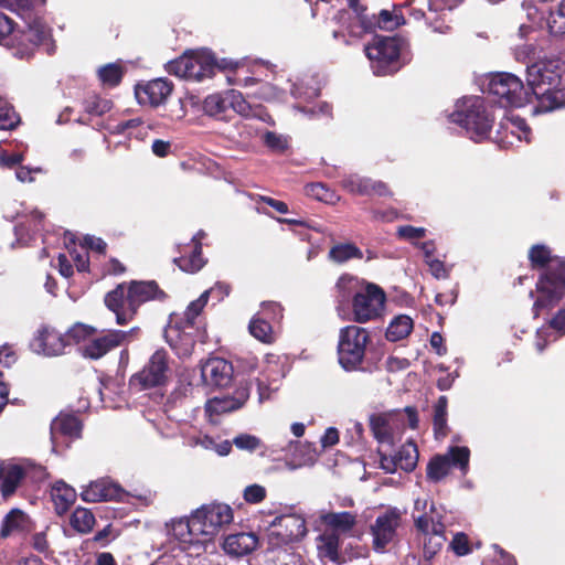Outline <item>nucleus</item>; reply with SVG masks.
Instances as JSON below:
<instances>
[{"label":"nucleus","instance_id":"473e14b6","mask_svg":"<svg viewBox=\"0 0 565 565\" xmlns=\"http://www.w3.org/2000/svg\"><path fill=\"white\" fill-rule=\"evenodd\" d=\"M504 136L498 137L497 141L502 147L513 146L515 141H530L531 129L525 120L520 117H511L502 125Z\"/></svg>","mask_w":565,"mask_h":565},{"label":"nucleus","instance_id":"ea45409f","mask_svg":"<svg viewBox=\"0 0 565 565\" xmlns=\"http://www.w3.org/2000/svg\"><path fill=\"white\" fill-rule=\"evenodd\" d=\"M95 515L86 508L77 507L71 514V526L81 534L89 533L95 525Z\"/></svg>","mask_w":565,"mask_h":565},{"label":"nucleus","instance_id":"423d86ee","mask_svg":"<svg viewBox=\"0 0 565 565\" xmlns=\"http://www.w3.org/2000/svg\"><path fill=\"white\" fill-rule=\"evenodd\" d=\"M307 532L305 518L295 512L276 515L265 526V537L270 550L299 542Z\"/></svg>","mask_w":565,"mask_h":565},{"label":"nucleus","instance_id":"72a5a7b5","mask_svg":"<svg viewBox=\"0 0 565 565\" xmlns=\"http://www.w3.org/2000/svg\"><path fill=\"white\" fill-rule=\"evenodd\" d=\"M26 476V469L14 462H2L1 493L3 498L13 494Z\"/></svg>","mask_w":565,"mask_h":565},{"label":"nucleus","instance_id":"c85d7f7f","mask_svg":"<svg viewBox=\"0 0 565 565\" xmlns=\"http://www.w3.org/2000/svg\"><path fill=\"white\" fill-rule=\"evenodd\" d=\"M318 520L332 533L338 535L350 534L358 523V514L349 511L328 512L321 511Z\"/></svg>","mask_w":565,"mask_h":565},{"label":"nucleus","instance_id":"3c124183","mask_svg":"<svg viewBox=\"0 0 565 565\" xmlns=\"http://www.w3.org/2000/svg\"><path fill=\"white\" fill-rule=\"evenodd\" d=\"M426 23L436 33L447 34L451 31L450 22L447 20L446 12L430 13L428 8V15L426 17Z\"/></svg>","mask_w":565,"mask_h":565},{"label":"nucleus","instance_id":"0eeeda50","mask_svg":"<svg viewBox=\"0 0 565 565\" xmlns=\"http://www.w3.org/2000/svg\"><path fill=\"white\" fill-rule=\"evenodd\" d=\"M166 70L178 77L200 82L214 75L215 57L207 50L189 52L168 62Z\"/></svg>","mask_w":565,"mask_h":565},{"label":"nucleus","instance_id":"6e6d98bb","mask_svg":"<svg viewBox=\"0 0 565 565\" xmlns=\"http://www.w3.org/2000/svg\"><path fill=\"white\" fill-rule=\"evenodd\" d=\"M49 526L44 531L36 532L31 537L32 547L40 554L49 556L52 552L47 540Z\"/></svg>","mask_w":565,"mask_h":565},{"label":"nucleus","instance_id":"4c0bfd02","mask_svg":"<svg viewBox=\"0 0 565 565\" xmlns=\"http://www.w3.org/2000/svg\"><path fill=\"white\" fill-rule=\"evenodd\" d=\"M414 328L413 319L407 315L395 317L387 327L386 339L395 342L409 335Z\"/></svg>","mask_w":565,"mask_h":565},{"label":"nucleus","instance_id":"2f4dec72","mask_svg":"<svg viewBox=\"0 0 565 565\" xmlns=\"http://www.w3.org/2000/svg\"><path fill=\"white\" fill-rule=\"evenodd\" d=\"M367 281L350 274L341 275L334 286V297L340 305L353 302Z\"/></svg>","mask_w":565,"mask_h":565},{"label":"nucleus","instance_id":"09e8293b","mask_svg":"<svg viewBox=\"0 0 565 565\" xmlns=\"http://www.w3.org/2000/svg\"><path fill=\"white\" fill-rule=\"evenodd\" d=\"M94 332L95 329L90 326L84 323H75L72 328L68 329V331L65 334L67 344H70L71 341H74L76 343L83 342V344H85L87 341L92 339Z\"/></svg>","mask_w":565,"mask_h":565},{"label":"nucleus","instance_id":"f03ea898","mask_svg":"<svg viewBox=\"0 0 565 565\" xmlns=\"http://www.w3.org/2000/svg\"><path fill=\"white\" fill-rule=\"evenodd\" d=\"M529 257L534 267H546L536 284L539 296L533 310L537 316L540 310L554 306L565 295V260L552 257L550 248L545 245H534Z\"/></svg>","mask_w":565,"mask_h":565},{"label":"nucleus","instance_id":"864d4df0","mask_svg":"<svg viewBox=\"0 0 565 565\" xmlns=\"http://www.w3.org/2000/svg\"><path fill=\"white\" fill-rule=\"evenodd\" d=\"M19 122V117L12 106L0 99V129H12Z\"/></svg>","mask_w":565,"mask_h":565},{"label":"nucleus","instance_id":"20e7f679","mask_svg":"<svg viewBox=\"0 0 565 565\" xmlns=\"http://www.w3.org/2000/svg\"><path fill=\"white\" fill-rule=\"evenodd\" d=\"M407 42L397 36H377L364 47L371 68L376 76L396 73L405 64Z\"/></svg>","mask_w":565,"mask_h":565},{"label":"nucleus","instance_id":"5fc2aeb1","mask_svg":"<svg viewBox=\"0 0 565 565\" xmlns=\"http://www.w3.org/2000/svg\"><path fill=\"white\" fill-rule=\"evenodd\" d=\"M111 102L98 96L88 98L85 103V110L92 115H103L111 109Z\"/></svg>","mask_w":565,"mask_h":565},{"label":"nucleus","instance_id":"1a4fd4ad","mask_svg":"<svg viewBox=\"0 0 565 565\" xmlns=\"http://www.w3.org/2000/svg\"><path fill=\"white\" fill-rule=\"evenodd\" d=\"M367 341L369 332L362 327L348 326L340 330L338 355L344 370H355L361 365Z\"/></svg>","mask_w":565,"mask_h":565},{"label":"nucleus","instance_id":"a211bd4d","mask_svg":"<svg viewBox=\"0 0 565 565\" xmlns=\"http://www.w3.org/2000/svg\"><path fill=\"white\" fill-rule=\"evenodd\" d=\"M470 451L467 447H450L446 455L433 458L427 467V477L433 481H439L446 477L451 466L467 470Z\"/></svg>","mask_w":565,"mask_h":565},{"label":"nucleus","instance_id":"49530a36","mask_svg":"<svg viewBox=\"0 0 565 565\" xmlns=\"http://www.w3.org/2000/svg\"><path fill=\"white\" fill-rule=\"evenodd\" d=\"M194 444L201 446L204 449L214 450L221 456H226L232 450V444L230 440H222L217 443L214 438L207 435H200L195 437Z\"/></svg>","mask_w":565,"mask_h":565},{"label":"nucleus","instance_id":"37998d69","mask_svg":"<svg viewBox=\"0 0 565 565\" xmlns=\"http://www.w3.org/2000/svg\"><path fill=\"white\" fill-rule=\"evenodd\" d=\"M250 334L264 343H271L275 340L274 331L269 322L256 316L248 326Z\"/></svg>","mask_w":565,"mask_h":565},{"label":"nucleus","instance_id":"412c9836","mask_svg":"<svg viewBox=\"0 0 565 565\" xmlns=\"http://www.w3.org/2000/svg\"><path fill=\"white\" fill-rule=\"evenodd\" d=\"M50 30L41 20H34L28 24L20 36L21 47L14 50V56L19 58H28L33 53L35 46L50 44Z\"/></svg>","mask_w":565,"mask_h":565},{"label":"nucleus","instance_id":"c03bdc74","mask_svg":"<svg viewBox=\"0 0 565 565\" xmlns=\"http://www.w3.org/2000/svg\"><path fill=\"white\" fill-rule=\"evenodd\" d=\"M124 75V70L118 63L106 64L98 70V77L103 85L114 87L118 85Z\"/></svg>","mask_w":565,"mask_h":565},{"label":"nucleus","instance_id":"79ce46f5","mask_svg":"<svg viewBox=\"0 0 565 565\" xmlns=\"http://www.w3.org/2000/svg\"><path fill=\"white\" fill-rule=\"evenodd\" d=\"M394 455L399 469L404 471H412L415 469L418 461V450L414 443L408 441L404 444Z\"/></svg>","mask_w":565,"mask_h":565},{"label":"nucleus","instance_id":"0e129e2a","mask_svg":"<svg viewBox=\"0 0 565 565\" xmlns=\"http://www.w3.org/2000/svg\"><path fill=\"white\" fill-rule=\"evenodd\" d=\"M266 497V490L259 484H250L244 490V499L248 503H259Z\"/></svg>","mask_w":565,"mask_h":565},{"label":"nucleus","instance_id":"de8ad7c7","mask_svg":"<svg viewBox=\"0 0 565 565\" xmlns=\"http://www.w3.org/2000/svg\"><path fill=\"white\" fill-rule=\"evenodd\" d=\"M345 190L354 194L371 195V179L353 174L342 180Z\"/></svg>","mask_w":565,"mask_h":565},{"label":"nucleus","instance_id":"603ef678","mask_svg":"<svg viewBox=\"0 0 565 565\" xmlns=\"http://www.w3.org/2000/svg\"><path fill=\"white\" fill-rule=\"evenodd\" d=\"M547 25L553 34L565 33V0H562L556 11L551 12Z\"/></svg>","mask_w":565,"mask_h":565},{"label":"nucleus","instance_id":"c756f323","mask_svg":"<svg viewBox=\"0 0 565 565\" xmlns=\"http://www.w3.org/2000/svg\"><path fill=\"white\" fill-rule=\"evenodd\" d=\"M258 537L253 532H241L230 534L224 539L223 550L232 556H244L256 550L258 546Z\"/></svg>","mask_w":565,"mask_h":565},{"label":"nucleus","instance_id":"e2e57ef3","mask_svg":"<svg viewBox=\"0 0 565 565\" xmlns=\"http://www.w3.org/2000/svg\"><path fill=\"white\" fill-rule=\"evenodd\" d=\"M537 54V46L534 43L525 42L514 49V56L518 61H527Z\"/></svg>","mask_w":565,"mask_h":565},{"label":"nucleus","instance_id":"6ab92c4d","mask_svg":"<svg viewBox=\"0 0 565 565\" xmlns=\"http://www.w3.org/2000/svg\"><path fill=\"white\" fill-rule=\"evenodd\" d=\"M135 330V328L129 331L110 330L106 334L92 337L89 341L82 344L81 352L85 358L92 360L100 359L113 349L124 344Z\"/></svg>","mask_w":565,"mask_h":565},{"label":"nucleus","instance_id":"f704fd0d","mask_svg":"<svg viewBox=\"0 0 565 565\" xmlns=\"http://www.w3.org/2000/svg\"><path fill=\"white\" fill-rule=\"evenodd\" d=\"M82 424L74 415L61 414L51 424V434L53 443L56 441L58 435L70 438L79 437Z\"/></svg>","mask_w":565,"mask_h":565},{"label":"nucleus","instance_id":"9d476101","mask_svg":"<svg viewBox=\"0 0 565 565\" xmlns=\"http://www.w3.org/2000/svg\"><path fill=\"white\" fill-rule=\"evenodd\" d=\"M196 529H200L206 546L227 525L233 522V509L225 503L213 502L204 504L194 511Z\"/></svg>","mask_w":565,"mask_h":565},{"label":"nucleus","instance_id":"dca6fc26","mask_svg":"<svg viewBox=\"0 0 565 565\" xmlns=\"http://www.w3.org/2000/svg\"><path fill=\"white\" fill-rule=\"evenodd\" d=\"M401 521L402 513L396 508L386 509L376 516L371 525L373 547L376 552H384L385 547L394 541Z\"/></svg>","mask_w":565,"mask_h":565},{"label":"nucleus","instance_id":"c9c22d12","mask_svg":"<svg viewBox=\"0 0 565 565\" xmlns=\"http://www.w3.org/2000/svg\"><path fill=\"white\" fill-rule=\"evenodd\" d=\"M31 529V521L29 516L21 510H11L3 519L0 534L2 537H8L15 532H24Z\"/></svg>","mask_w":565,"mask_h":565},{"label":"nucleus","instance_id":"69168bd1","mask_svg":"<svg viewBox=\"0 0 565 565\" xmlns=\"http://www.w3.org/2000/svg\"><path fill=\"white\" fill-rule=\"evenodd\" d=\"M463 0H428L430 13L447 12L457 8Z\"/></svg>","mask_w":565,"mask_h":565},{"label":"nucleus","instance_id":"bb28decb","mask_svg":"<svg viewBox=\"0 0 565 565\" xmlns=\"http://www.w3.org/2000/svg\"><path fill=\"white\" fill-rule=\"evenodd\" d=\"M168 371L167 352L158 350L151 355L149 363L138 374L137 379L143 387H154L166 382Z\"/></svg>","mask_w":565,"mask_h":565},{"label":"nucleus","instance_id":"f3484780","mask_svg":"<svg viewBox=\"0 0 565 565\" xmlns=\"http://www.w3.org/2000/svg\"><path fill=\"white\" fill-rule=\"evenodd\" d=\"M416 526L423 534L424 556L433 558L444 546L446 542L445 525L440 520H436L428 514L415 515Z\"/></svg>","mask_w":565,"mask_h":565},{"label":"nucleus","instance_id":"f257e3e1","mask_svg":"<svg viewBox=\"0 0 565 565\" xmlns=\"http://www.w3.org/2000/svg\"><path fill=\"white\" fill-rule=\"evenodd\" d=\"M526 82L534 100L533 115L550 113L565 107V88H558L561 75L553 61L540 60L527 65Z\"/></svg>","mask_w":565,"mask_h":565},{"label":"nucleus","instance_id":"cd10ccee","mask_svg":"<svg viewBox=\"0 0 565 565\" xmlns=\"http://www.w3.org/2000/svg\"><path fill=\"white\" fill-rule=\"evenodd\" d=\"M202 237L203 233L199 232L192 237L191 243L180 248L181 255L174 258V263L181 270L193 274L199 271L204 266L205 260L201 254Z\"/></svg>","mask_w":565,"mask_h":565},{"label":"nucleus","instance_id":"774afa93","mask_svg":"<svg viewBox=\"0 0 565 565\" xmlns=\"http://www.w3.org/2000/svg\"><path fill=\"white\" fill-rule=\"evenodd\" d=\"M309 193L319 201L327 203L333 202L334 194L321 183L311 184Z\"/></svg>","mask_w":565,"mask_h":565},{"label":"nucleus","instance_id":"052dcab7","mask_svg":"<svg viewBox=\"0 0 565 565\" xmlns=\"http://www.w3.org/2000/svg\"><path fill=\"white\" fill-rule=\"evenodd\" d=\"M70 255L78 271H86L88 269V252L85 246L81 245L79 248L74 247L70 250Z\"/></svg>","mask_w":565,"mask_h":565},{"label":"nucleus","instance_id":"a18cd8bd","mask_svg":"<svg viewBox=\"0 0 565 565\" xmlns=\"http://www.w3.org/2000/svg\"><path fill=\"white\" fill-rule=\"evenodd\" d=\"M447 406L446 396H440L434 407V429L437 435L445 436L447 427Z\"/></svg>","mask_w":565,"mask_h":565},{"label":"nucleus","instance_id":"4468645a","mask_svg":"<svg viewBox=\"0 0 565 565\" xmlns=\"http://www.w3.org/2000/svg\"><path fill=\"white\" fill-rule=\"evenodd\" d=\"M385 302L384 290L379 285L367 281L352 302L354 320L365 323L382 317Z\"/></svg>","mask_w":565,"mask_h":565},{"label":"nucleus","instance_id":"9b49d317","mask_svg":"<svg viewBox=\"0 0 565 565\" xmlns=\"http://www.w3.org/2000/svg\"><path fill=\"white\" fill-rule=\"evenodd\" d=\"M348 1L349 7L354 13V20L356 23V25L354 24L350 29V34L352 36L359 38L362 33L370 31L375 26L382 30L392 31L405 23L403 15L397 11L381 10L377 15H369L366 13V8L360 3V0Z\"/></svg>","mask_w":565,"mask_h":565},{"label":"nucleus","instance_id":"4d7b16f0","mask_svg":"<svg viewBox=\"0 0 565 565\" xmlns=\"http://www.w3.org/2000/svg\"><path fill=\"white\" fill-rule=\"evenodd\" d=\"M319 87H309L303 82L292 85L291 94L297 99L311 100L319 95Z\"/></svg>","mask_w":565,"mask_h":565},{"label":"nucleus","instance_id":"8fccbe9b","mask_svg":"<svg viewBox=\"0 0 565 565\" xmlns=\"http://www.w3.org/2000/svg\"><path fill=\"white\" fill-rule=\"evenodd\" d=\"M231 444L232 446L234 445L237 449L245 450L248 452H254L264 446L260 438H258L255 435L246 433L238 434L237 436H235Z\"/></svg>","mask_w":565,"mask_h":565},{"label":"nucleus","instance_id":"7c9ffc66","mask_svg":"<svg viewBox=\"0 0 565 565\" xmlns=\"http://www.w3.org/2000/svg\"><path fill=\"white\" fill-rule=\"evenodd\" d=\"M281 366L268 361L262 374L256 379L258 399L260 403L269 399L271 392L277 390L276 383L284 377Z\"/></svg>","mask_w":565,"mask_h":565},{"label":"nucleus","instance_id":"6e6552de","mask_svg":"<svg viewBox=\"0 0 565 565\" xmlns=\"http://www.w3.org/2000/svg\"><path fill=\"white\" fill-rule=\"evenodd\" d=\"M487 90L502 107H523L531 104V95L522 81L511 73H498L488 78Z\"/></svg>","mask_w":565,"mask_h":565},{"label":"nucleus","instance_id":"e433bc0d","mask_svg":"<svg viewBox=\"0 0 565 565\" xmlns=\"http://www.w3.org/2000/svg\"><path fill=\"white\" fill-rule=\"evenodd\" d=\"M51 497L58 514L64 513L68 507L75 501V490L64 481H56L51 490Z\"/></svg>","mask_w":565,"mask_h":565},{"label":"nucleus","instance_id":"680f3d73","mask_svg":"<svg viewBox=\"0 0 565 565\" xmlns=\"http://www.w3.org/2000/svg\"><path fill=\"white\" fill-rule=\"evenodd\" d=\"M397 234L401 238L415 243L416 239L426 236V228L404 225L398 227Z\"/></svg>","mask_w":565,"mask_h":565},{"label":"nucleus","instance_id":"4be33fe9","mask_svg":"<svg viewBox=\"0 0 565 565\" xmlns=\"http://www.w3.org/2000/svg\"><path fill=\"white\" fill-rule=\"evenodd\" d=\"M249 397V386L241 385L233 396L224 395L209 399L205 404V413L211 423L216 422V416L241 408Z\"/></svg>","mask_w":565,"mask_h":565},{"label":"nucleus","instance_id":"39448f33","mask_svg":"<svg viewBox=\"0 0 565 565\" xmlns=\"http://www.w3.org/2000/svg\"><path fill=\"white\" fill-rule=\"evenodd\" d=\"M449 119L465 128L470 139L475 141L486 139L493 122L483 99L478 96L459 99L455 105V110L449 115Z\"/></svg>","mask_w":565,"mask_h":565},{"label":"nucleus","instance_id":"393cba45","mask_svg":"<svg viewBox=\"0 0 565 565\" xmlns=\"http://www.w3.org/2000/svg\"><path fill=\"white\" fill-rule=\"evenodd\" d=\"M67 340L66 335L55 329L43 328L30 343L33 352L47 356H55L64 353Z\"/></svg>","mask_w":565,"mask_h":565},{"label":"nucleus","instance_id":"f8f14e48","mask_svg":"<svg viewBox=\"0 0 565 565\" xmlns=\"http://www.w3.org/2000/svg\"><path fill=\"white\" fill-rule=\"evenodd\" d=\"M196 526L194 511L188 518L174 519L167 524L169 536L177 541L179 547L190 556H200L207 547Z\"/></svg>","mask_w":565,"mask_h":565},{"label":"nucleus","instance_id":"b1692460","mask_svg":"<svg viewBox=\"0 0 565 565\" xmlns=\"http://www.w3.org/2000/svg\"><path fill=\"white\" fill-rule=\"evenodd\" d=\"M172 92V84L163 78H156L145 84H138L135 96L140 105L157 107L168 99Z\"/></svg>","mask_w":565,"mask_h":565},{"label":"nucleus","instance_id":"a878e982","mask_svg":"<svg viewBox=\"0 0 565 565\" xmlns=\"http://www.w3.org/2000/svg\"><path fill=\"white\" fill-rule=\"evenodd\" d=\"M81 497L86 502L121 500L125 497V491L111 479L102 478L86 486L82 490Z\"/></svg>","mask_w":565,"mask_h":565},{"label":"nucleus","instance_id":"338daca9","mask_svg":"<svg viewBox=\"0 0 565 565\" xmlns=\"http://www.w3.org/2000/svg\"><path fill=\"white\" fill-rule=\"evenodd\" d=\"M118 536V533L114 530L111 524H107L103 530L98 531L93 541L99 544L102 547L107 546L111 541Z\"/></svg>","mask_w":565,"mask_h":565},{"label":"nucleus","instance_id":"5701e85b","mask_svg":"<svg viewBox=\"0 0 565 565\" xmlns=\"http://www.w3.org/2000/svg\"><path fill=\"white\" fill-rule=\"evenodd\" d=\"M233 365L222 359L212 358L201 365V380L206 386L226 387L233 380Z\"/></svg>","mask_w":565,"mask_h":565},{"label":"nucleus","instance_id":"a19ab883","mask_svg":"<svg viewBox=\"0 0 565 565\" xmlns=\"http://www.w3.org/2000/svg\"><path fill=\"white\" fill-rule=\"evenodd\" d=\"M328 257L335 264H343L351 259H361L363 257L362 250L352 243L337 244L329 250Z\"/></svg>","mask_w":565,"mask_h":565},{"label":"nucleus","instance_id":"aec40b11","mask_svg":"<svg viewBox=\"0 0 565 565\" xmlns=\"http://www.w3.org/2000/svg\"><path fill=\"white\" fill-rule=\"evenodd\" d=\"M370 425L380 447L392 448L402 431V422L394 414L373 415Z\"/></svg>","mask_w":565,"mask_h":565},{"label":"nucleus","instance_id":"bf43d9fd","mask_svg":"<svg viewBox=\"0 0 565 565\" xmlns=\"http://www.w3.org/2000/svg\"><path fill=\"white\" fill-rule=\"evenodd\" d=\"M264 142L275 151H284L288 147V139L285 136L271 131L264 135Z\"/></svg>","mask_w":565,"mask_h":565},{"label":"nucleus","instance_id":"7ed1b4c3","mask_svg":"<svg viewBox=\"0 0 565 565\" xmlns=\"http://www.w3.org/2000/svg\"><path fill=\"white\" fill-rule=\"evenodd\" d=\"M157 294L158 286L154 281H131L128 287L120 284L106 295L105 305L116 313L117 323L125 324L141 303L154 299Z\"/></svg>","mask_w":565,"mask_h":565},{"label":"nucleus","instance_id":"ddd939ff","mask_svg":"<svg viewBox=\"0 0 565 565\" xmlns=\"http://www.w3.org/2000/svg\"><path fill=\"white\" fill-rule=\"evenodd\" d=\"M210 297V291H204L196 300H193L184 311V322L182 326H179L178 321H171V324L166 331V337L170 342L171 347L178 348V343L184 347L183 353H190L193 347V337L192 330L194 326L195 318L201 313L205 305L207 303V299Z\"/></svg>","mask_w":565,"mask_h":565},{"label":"nucleus","instance_id":"13d9d810","mask_svg":"<svg viewBox=\"0 0 565 565\" xmlns=\"http://www.w3.org/2000/svg\"><path fill=\"white\" fill-rule=\"evenodd\" d=\"M379 455H380V467L386 473H394L397 469H399L396 458H395V455L390 454L388 449H386L385 447H380Z\"/></svg>","mask_w":565,"mask_h":565},{"label":"nucleus","instance_id":"58836bf2","mask_svg":"<svg viewBox=\"0 0 565 565\" xmlns=\"http://www.w3.org/2000/svg\"><path fill=\"white\" fill-rule=\"evenodd\" d=\"M318 550L322 557L332 562L339 559L340 535L332 532H324L318 537Z\"/></svg>","mask_w":565,"mask_h":565},{"label":"nucleus","instance_id":"2eb2a0df","mask_svg":"<svg viewBox=\"0 0 565 565\" xmlns=\"http://www.w3.org/2000/svg\"><path fill=\"white\" fill-rule=\"evenodd\" d=\"M234 110L241 116H248L250 106L242 93L235 89H227L222 93L211 94L203 102V110L211 117L224 119L228 110Z\"/></svg>","mask_w":565,"mask_h":565}]
</instances>
